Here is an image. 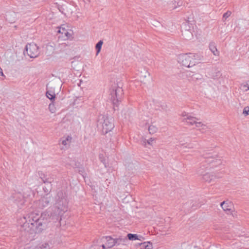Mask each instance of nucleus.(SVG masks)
<instances>
[{
	"instance_id": "1",
	"label": "nucleus",
	"mask_w": 249,
	"mask_h": 249,
	"mask_svg": "<svg viewBox=\"0 0 249 249\" xmlns=\"http://www.w3.org/2000/svg\"><path fill=\"white\" fill-rule=\"evenodd\" d=\"M43 218L36 213H32L18 219V222L24 230L29 231L34 229L37 222Z\"/></svg>"
},
{
	"instance_id": "2",
	"label": "nucleus",
	"mask_w": 249,
	"mask_h": 249,
	"mask_svg": "<svg viewBox=\"0 0 249 249\" xmlns=\"http://www.w3.org/2000/svg\"><path fill=\"white\" fill-rule=\"evenodd\" d=\"M200 59L197 54H180L178 56V62L187 68H191L199 63Z\"/></svg>"
},
{
	"instance_id": "3",
	"label": "nucleus",
	"mask_w": 249,
	"mask_h": 249,
	"mask_svg": "<svg viewBox=\"0 0 249 249\" xmlns=\"http://www.w3.org/2000/svg\"><path fill=\"white\" fill-rule=\"evenodd\" d=\"M97 126L101 129L103 133L107 134L114 127L113 120L104 115H100L98 120Z\"/></svg>"
},
{
	"instance_id": "4",
	"label": "nucleus",
	"mask_w": 249,
	"mask_h": 249,
	"mask_svg": "<svg viewBox=\"0 0 249 249\" xmlns=\"http://www.w3.org/2000/svg\"><path fill=\"white\" fill-rule=\"evenodd\" d=\"M123 94V90L121 87H117L112 89L110 91V99L114 105H117L121 100Z\"/></svg>"
},
{
	"instance_id": "5",
	"label": "nucleus",
	"mask_w": 249,
	"mask_h": 249,
	"mask_svg": "<svg viewBox=\"0 0 249 249\" xmlns=\"http://www.w3.org/2000/svg\"><path fill=\"white\" fill-rule=\"evenodd\" d=\"M204 158L205 159V162L209 165L207 168H213L221 164V160L216 157L215 154L213 155L209 154L205 155Z\"/></svg>"
},
{
	"instance_id": "6",
	"label": "nucleus",
	"mask_w": 249,
	"mask_h": 249,
	"mask_svg": "<svg viewBox=\"0 0 249 249\" xmlns=\"http://www.w3.org/2000/svg\"><path fill=\"white\" fill-rule=\"evenodd\" d=\"M26 52L31 58H36L39 54L38 47L34 43H28L26 46Z\"/></svg>"
},
{
	"instance_id": "7",
	"label": "nucleus",
	"mask_w": 249,
	"mask_h": 249,
	"mask_svg": "<svg viewBox=\"0 0 249 249\" xmlns=\"http://www.w3.org/2000/svg\"><path fill=\"white\" fill-rule=\"evenodd\" d=\"M180 116L183 122L190 125H196L198 121V119L196 117L191 116L190 114L185 111L181 112Z\"/></svg>"
},
{
	"instance_id": "8",
	"label": "nucleus",
	"mask_w": 249,
	"mask_h": 249,
	"mask_svg": "<svg viewBox=\"0 0 249 249\" xmlns=\"http://www.w3.org/2000/svg\"><path fill=\"white\" fill-rule=\"evenodd\" d=\"M169 218L166 219L162 217H158V219H157V226H158L157 230L161 231L162 232L161 234L166 233L165 231L169 221Z\"/></svg>"
},
{
	"instance_id": "9",
	"label": "nucleus",
	"mask_w": 249,
	"mask_h": 249,
	"mask_svg": "<svg viewBox=\"0 0 249 249\" xmlns=\"http://www.w3.org/2000/svg\"><path fill=\"white\" fill-rule=\"evenodd\" d=\"M47 220L46 219H44V218H41L34 226L36 232L38 233L42 232L44 230L47 229Z\"/></svg>"
},
{
	"instance_id": "10",
	"label": "nucleus",
	"mask_w": 249,
	"mask_h": 249,
	"mask_svg": "<svg viewBox=\"0 0 249 249\" xmlns=\"http://www.w3.org/2000/svg\"><path fill=\"white\" fill-rule=\"evenodd\" d=\"M53 197L49 194H46L45 196L41 197L39 200L38 206L40 208H43L49 205L50 202L52 200Z\"/></svg>"
},
{
	"instance_id": "11",
	"label": "nucleus",
	"mask_w": 249,
	"mask_h": 249,
	"mask_svg": "<svg viewBox=\"0 0 249 249\" xmlns=\"http://www.w3.org/2000/svg\"><path fill=\"white\" fill-rule=\"evenodd\" d=\"M220 206L224 211L227 214L233 215V208L232 204L228 201H225L221 203Z\"/></svg>"
},
{
	"instance_id": "12",
	"label": "nucleus",
	"mask_w": 249,
	"mask_h": 249,
	"mask_svg": "<svg viewBox=\"0 0 249 249\" xmlns=\"http://www.w3.org/2000/svg\"><path fill=\"white\" fill-rule=\"evenodd\" d=\"M138 80L142 83H145L147 79L149 78V73L145 69H142L138 74Z\"/></svg>"
},
{
	"instance_id": "13",
	"label": "nucleus",
	"mask_w": 249,
	"mask_h": 249,
	"mask_svg": "<svg viewBox=\"0 0 249 249\" xmlns=\"http://www.w3.org/2000/svg\"><path fill=\"white\" fill-rule=\"evenodd\" d=\"M58 30L57 32L60 34L61 35L59 37L64 38V39H67L71 36V34L70 33L68 30L65 28L64 25L61 26L58 28Z\"/></svg>"
},
{
	"instance_id": "14",
	"label": "nucleus",
	"mask_w": 249,
	"mask_h": 249,
	"mask_svg": "<svg viewBox=\"0 0 249 249\" xmlns=\"http://www.w3.org/2000/svg\"><path fill=\"white\" fill-rule=\"evenodd\" d=\"M220 176L213 173H206L203 175V179L207 182H211L215 178H219Z\"/></svg>"
},
{
	"instance_id": "15",
	"label": "nucleus",
	"mask_w": 249,
	"mask_h": 249,
	"mask_svg": "<svg viewBox=\"0 0 249 249\" xmlns=\"http://www.w3.org/2000/svg\"><path fill=\"white\" fill-rule=\"evenodd\" d=\"M115 246H124L126 245L128 242V239L127 237L121 236L119 238L115 239Z\"/></svg>"
},
{
	"instance_id": "16",
	"label": "nucleus",
	"mask_w": 249,
	"mask_h": 249,
	"mask_svg": "<svg viewBox=\"0 0 249 249\" xmlns=\"http://www.w3.org/2000/svg\"><path fill=\"white\" fill-rule=\"evenodd\" d=\"M155 143V139L154 138H151L148 140L144 139L142 141V144L148 148H150V146H153Z\"/></svg>"
},
{
	"instance_id": "17",
	"label": "nucleus",
	"mask_w": 249,
	"mask_h": 249,
	"mask_svg": "<svg viewBox=\"0 0 249 249\" xmlns=\"http://www.w3.org/2000/svg\"><path fill=\"white\" fill-rule=\"evenodd\" d=\"M50 244L47 242H42L36 246H35L33 249H50Z\"/></svg>"
},
{
	"instance_id": "18",
	"label": "nucleus",
	"mask_w": 249,
	"mask_h": 249,
	"mask_svg": "<svg viewBox=\"0 0 249 249\" xmlns=\"http://www.w3.org/2000/svg\"><path fill=\"white\" fill-rule=\"evenodd\" d=\"M72 138L71 136H67L66 138L61 139L62 144L64 146L65 148H67L71 142Z\"/></svg>"
},
{
	"instance_id": "19",
	"label": "nucleus",
	"mask_w": 249,
	"mask_h": 249,
	"mask_svg": "<svg viewBox=\"0 0 249 249\" xmlns=\"http://www.w3.org/2000/svg\"><path fill=\"white\" fill-rule=\"evenodd\" d=\"M195 126L196 128H197V129L201 131L202 133L206 131L208 128L207 125L203 124L202 122L198 121H197Z\"/></svg>"
},
{
	"instance_id": "20",
	"label": "nucleus",
	"mask_w": 249,
	"mask_h": 249,
	"mask_svg": "<svg viewBox=\"0 0 249 249\" xmlns=\"http://www.w3.org/2000/svg\"><path fill=\"white\" fill-rule=\"evenodd\" d=\"M209 49L213 53V55L217 56L219 55V52L217 50L216 46L214 43H211L209 44Z\"/></svg>"
},
{
	"instance_id": "21",
	"label": "nucleus",
	"mask_w": 249,
	"mask_h": 249,
	"mask_svg": "<svg viewBox=\"0 0 249 249\" xmlns=\"http://www.w3.org/2000/svg\"><path fill=\"white\" fill-rule=\"evenodd\" d=\"M181 5L182 3L180 1L177 2L176 0H174V1H172L169 4V7L171 9H175Z\"/></svg>"
},
{
	"instance_id": "22",
	"label": "nucleus",
	"mask_w": 249,
	"mask_h": 249,
	"mask_svg": "<svg viewBox=\"0 0 249 249\" xmlns=\"http://www.w3.org/2000/svg\"><path fill=\"white\" fill-rule=\"evenodd\" d=\"M43 181L44 183H45V186L43 187V189L45 193H47V194H49V193L51 190V184L50 182H47L46 180H43Z\"/></svg>"
},
{
	"instance_id": "23",
	"label": "nucleus",
	"mask_w": 249,
	"mask_h": 249,
	"mask_svg": "<svg viewBox=\"0 0 249 249\" xmlns=\"http://www.w3.org/2000/svg\"><path fill=\"white\" fill-rule=\"evenodd\" d=\"M46 95L52 101H53L55 98V93L51 90H48L46 93Z\"/></svg>"
},
{
	"instance_id": "24",
	"label": "nucleus",
	"mask_w": 249,
	"mask_h": 249,
	"mask_svg": "<svg viewBox=\"0 0 249 249\" xmlns=\"http://www.w3.org/2000/svg\"><path fill=\"white\" fill-rule=\"evenodd\" d=\"M183 35L185 39L187 40L191 39L192 36V34L191 32L189 30L185 31L184 33L183 34Z\"/></svg>"
},
{
	"instance_id": "25",
	"label": "nucleus",
	"mask_w": 249,
	"mask_h": 249,
	"mask_svg": "<svg viewBox=\"0 0 249 249\" xmlns=\"http://www.w3.org/2000/svg\"><path fill=\"white\" fill-rule=\"evenodd\" d=\"M241 89L244 91H247L249 90V81L241 85Z\"/></svg>"
},
{
	"instance_id": "26",
	"label": "nucleus",
	"mask_w": 249,
	"mask_h": 249,
	"mask_svg": "<svg viewBox=\"0 0 249 249\" xmlns=\"http://www.w3.org/2000/svg\"><path fill=\"white\" fill-rule=\"evenodd\" d=\"M103 42L102 40H100L96 45V49L97 50L96 55H98L100 53Z\"/></svg>"
},
{
	"instance_id": "27",
	"label": "nucleus",
	"mask_w": 249,
	"mask_h": 249,
	"mask_svg": "<svg viewBox=\"0 0 249 249\" xmlns=\"http://www.w3.org/2000/svg\"><path fill=\"white\" fill-rule=\"evenodd\" d=\"M49 109L50 111L52 113L55 112L56 108L54 106L53 101H52V103L49 104Z\"/></svg>"
},
{
	"instance_id": "28",
	"label": "nucleus",
	"mask_w": 249,
	"mask_h": 249,
	"mask_svg": "<svg viewBox=\"0 0 249 249\" xmlns=\"http://www.w3.org/2000/svg\"><path fill=\"white\" fill-rule=\"evenodd\" d=\"M128 241L129 240H136L138 239V236L137 234L129 233L127 235Z\"/></svg>"
},
{
	"instance_id": "29",
	"label": "nucleus",
	"mask_w": 249,
	"mask_h": 249,
	"mask_svg": "<svg viewBox=\"0 0 249 249\" xmlns=\"http://www.w3.org/2000/svg\"><path fill=\"white\" fill-rule=\"evenodd\" d=\"M141 248L143 249H151L152 245L149 243L144 242L141 244Z\"/></svg>"
},
{
	"instance_id": "30",
	"label": "nucleus",
	"mask_w": 249,
	"mask_h": 249,
	"mask_svg": "<svg viewBox=\"0 0 249 249\" xmlns=\"http://www.w3.org/2000/svg\"><path fill=\"white\" fill-rule=\"evenodd\" d=\"M148 131L150 134H154L156 133V127L154 125L151 124L149 126Z\"/></svg>"
},
{
	"instance_id": "31",
	"label": "nucleus",
	"mask_w": 249,
	"mask_h": 249,
	"mask_svg": "<svg viewBox=\"0 0 249 249\" xmlns=\"http://www.w3.org/2000/svg\"><path fill=\"white\" fill-rule=\"evenodd\" d=\"M231 11H228L225 13H224L223 15V18L225 20L227 19V18H228L231 15Z\"/></svg>"
},
{
	"instance_id": "32",
	"label": "nucleus",
	"mask_w": 249,
	"mask_h": 249,
	"mask_svg": "<svg viewBox=\"0 0 249 249\" xmlns=\"http://www.w3.org/2000/svg\"><path fill=\"white\" fill-rule=\"evenodd\" d=\"M66 209L65 206H62V207L61 208H57V212H56V214H58V215H60L61 214V212L62 211H65Z\"/></svg>"
},
{
	"instance_id": "33",
	"label": "nucleus",
	"mask_w": 249,
	"mask_h": 249,
	"mask_svg": "<svg viewBox=\"0 0 249 249\" xmlns=\"http://www.w3.org/2000/svg\"><path fill=\"white\" fill-rule=\"evenodd\" d=\"M243 114L244 115H245V116L249 114V107H244L243 111Z\"/></svg>"
},
{
	"instance_id": "34",
	"label": "nucleus",
	"mask_w": 249,
	"mask_h": 249,
	"mask_svg": "<svg viewBox=\"0 0 249 249\" xmlns=\"http://www.w3.org/2000/svg\"><path fill=\"white\" fill-rule=\"evenodd\" d=\"M160 107H161V109L163 110H166L168 107L167 105L165 103H161L160 105Z\"/></svg>"
},
{
	"instance_id": "35",
	"label": "nucleus",
	"mask_w": 249,
	"mask_h": 249,
	"mask_svg": "<svg viewBox=\"0 0 249 249\" xmlns=\"http://www.w3.org/2000/svg\"><path fill=\"white\" fill-rule=\"evenodd\" d=\"M10 14H8L6 15V19L7 20H9L10 22H13L14 21V19H12V20H10V18H9V16H10Z\"/></svg>"
},
{
	"instance_id": "36",
	"label": "nucleus",
	"mask_w": 249,
	"mask_h": 249,
	"mask_svg": "<svg viewBox=\"0 0 249 249\" xmlns=\"http://www.w3.org/2000/svg\"><path fill=\"white\" fill-rule=\"evenodd\" d=\"M124 118H126V119H127V116H126L125 112H128V111H125V110H124Z\"/></svg>"
}]
</instances>
